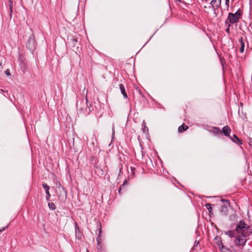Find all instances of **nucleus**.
Wrapping results in <instances>:
<instances>
[{"instance_id": "a211bd4d", "label": "nucleus", "mask_w": 252, "mask_h": 252, "mask_svg": "<svg viewBox=\"0 0 252 252\" xmlns=\"http://www.w3.org/2000/svg\"><path fill=\"white\" fill-rule=\"evenodd\" d=\"M77 42V40L76 38L73 37L71 39V44L73 46H75L76 43Z\"/></svg>"}, {"instance_id": "6e6552de", "label": "nucleus", "mask_w": 252, "mask_h": 252, "mask_svg": "<svg viewBox=\"0 0 252 252\" xmlns=\"http://www.w3.org/2000/svg\"><path fill=\"white\" fill-rule=\"evenodd\" d=\"M221 132H223L224 135L226 136H228L229 137V136H230V133L231 132V129L228 126H224L222 128V131Z\"/></svg>"}, {"instance_id": "412c9836", "label": "nucleus", "mask_w": 252, "mask_h": 252, "mask_svg": "<svg viewBox=\"0 0 252 252\" xmlns=\"http://www.w3.org/2000/svg\"><path fill=\"white\" fill-rule=\"evenodd\" d=\"M225 0V5L226 7L227 10H228L229 0Z\"/></svg>"}, {"instance_id": "b1692460", "label": "nucleus", "mask_w": 252, "mask_h": 252, "mask_svg": "<svg viewBox=\"0 0 252 252\" xmlns=\"http://www.w3.org/2000/svg\"><path fill=\"white\" fill-rule=\"evenodd\" d=\"M225 32H227V33L229 34L230 33V28H226Z\"/></svg>"}, {"instance_id": "bb28decb", "label": "nucleus", "mask_w": 252, "mask_h": 252, "mask_svg": "<svg viewBox=\"0 0 252 252\" xmlns=\"http://www.w3.org/2000/svg\"><path fill=\"white\" fill-rule=\"evenodd\" d=\"M10 11L11 12L12 11V6H11V4H12V1H10Z\"/></svg>"}, {"instance_id": "c85d7f7f", "label": "nucleus", "mask_w": 252, "mask_h": 252, "mask_svg": "<svg viewBox=\"0 0 252 252\" xmlns=\"http://www.w3.org/2000/svg\"><path fill=\"white\" fill-rule=\"evenodd\" d=\"M97 241L98 245H99V240H98V238H97Z\"/></svg>"}, {"instance_id": "f03ea898", "label": "nucleus", "mask_w": 252, "mask_h": 252, "mask_svg": "<svg viewBox=\"0 0 252 252\" xmlns=\"http://www.w3.org/2000/svg\"><path fill=\"white\" fill-rule=\"evenodd\" d=\"M76 107L78 110V114L88 115L93 111V107L91 103H89L87 97L86 96L85 100L83 99L80 102L76 103Z\"/></svg>"}, {"instance_id": "4468645a", "label": "nucleus", "mask_w": 252, "mask_h": 252, "mask_svg": "<svg viewBox=\"0 0 252 252\" xmlns=\"http://www.w3.org/2000/svg\"><path fill=\"white\" fill-rule=\"evenodd\" d=\"M220 250L221 252H232L230 250L224 248L222 245L221 246V247L220 248Z\"/></svg>"}, {"instance_id": "5701e85b", "label": "nucleus", "mask_w": 252, "mask_h": 252, "mask_svg": "<svg viewBox=\"0 0 252 252\" xmlns=\"http://www.w3.org/2000/svg\"><path fill=\"white\" fill-rule=\"evenodd\" d=\"M77 231L79 232V228L77 223H76V225H75V232H76V233H77Z\"/></svg>"}, {"instance_id": "0eeeda50", "label": "nucleus", "mask_w": 252, "mask_h": 252, "mask_svg": "<svg viewBox=\"0 0 252 252\" xmlns=\"http://www.w3.org/2000/svg\"><path fill=\"white\" fill-rule=\"evenodd\" d=\"M42 187L45 189V192L46 194V200L49 201L50 199V197L51 196V195H50L49 191V189H50V187L46 184L44 183L42 184Z\"/></svg>"}, {"instance_id": "4be33fe9", "label": "nucleus", "mask_w": 252, "mask_h": 252, "mask_svg": "<svg viewBox=\"0 0 252 252\" xmlns=\"http://www.w3.org/2000/svg\"><path fill=\"white\" fill-rule=\"evenodd\" d=\"M5 74L7 76H10V75H11L9 69H7V70L5 71Z\"/></svg>"}, {"instance_id": "393cba45", "label": "nucleus", "mask_w": 252, "mask_h": 252, "mask_svg": "<svg viewBox=\"0 0 252 252\" xmlns=\"http://www.w3.org/2000/svg\"><path fill=\"white\" fill-rule=\"evenodd\" d=\"M198 244H199V241H195V242H194V247L197 246L198 245Z\"/></svg>"}, {"instance_id": "9d476101", "label": "nucleus", "mask_w": 252, "mask_h": 252, "mask_svg": "<svg viewBox=\"0 0 252 252\" xmlns=\"http://www.w3.org/2000/svg\"><path fill=\"white\" fill-rule=\"evenodd\" d=\"M119 88L121 90V93L123 94L124 97L125 98H127V95L126 93L124 85L123 84H119Z\"/></svg>"}, {"instance_id": "423d86ee", "label": "nucleus", "mask_w": 252, "mask_h": 252, "mask_svg": "<svg viewBox=\"0 0 252 252\" xmlns=\"http://www.w3.org/2000/svg\"><path fill=\"white\" fill-rule=\"evenodd\" d=\"M221 4V0H212L210 2V7L212 8L214 10V13L215 16H217V13L216 12V8H217L220 7Z\"/></svg>"}, {"instance_id": "f3484780", "label": "nucleus", "mask_w": 252, "mask_h": 252, "mask_svg": "<svg viewBox=\"0 0 252 252\" xmlns=\"http://www.w3.org/2000/svg\"><path fill=\"white\" fill-rule=\"evenodd\" d=\"M48 206L49 208L52 210H54L56 209V206L54 203L50 202L48 203Z\"/></svg>"}, {"instance_id": "39448f33", "label": "nucleus", "mask_w": 252, "mask_h": 252, "mask_svg": "<svg viewBox=\"0 0 252 252\" xmlns=\"http://www.w3.org/2000/svg\"><path fill=\"white\" fill-rule=\"evenodd\" d=\"M221 201L223 202V205H221L220 208V213L222 215L226 216L228 215V207L230 206L229 201L221 199Z\"/></svg>"}, {"instance_id": "c756f323", "label": "nucleus", "mask_w": 252, "mask_h": 252, "mask_svg": "<svg viewBox=\"0 0 252 252\" xmlns=\"http://www.w3.org/2000/svg\"><path fill=\"white\" fill-rule=\"evenodd\" d=\"M215 129H217V130H219V129L218 128H217V127H215Z\"/></svg>"}, {"instance_id": "9b49d317", "label": "nucleus", "mask_w": 252, "mask_h": 252, "mask_svg": "<svg viewBox=\"0 0 252 252\" xmlns=\"http://www.w3.org/2000/svg\"><path fill=\"white\" fill-rule=\"evenodd\" d=\"M239 42L240 43V52L241 53H243L244 51V47H245V43L243 41V38L242 37H240L239 39Z\"/></svg>"}, {"instance_id": "7c9ffc66", "label": "nucleus", "mask_w": 252, "mask_h": 252, "mask_svg": "<svg viewBox=\"0 0 252 252\" xmlns=\"http://www.w3.org/2000/svg\"><path fill=\"white\" fill-rule=\"evenodd\" d=\"M1 65H2V63H0V66H1Z\"/></svg>"}, {"instance_id": "1a4fd4ad", "label": "nucleus", "mask_w": 252, "mask_h": 252, "mask_svg": "<svg viewBox=\"0 0 252 252\" xmlns=\"http://www.w3.org/2000/svg\"><path fill=\"white\" fill-rule=\"evenodd\" d=\"M229 138L235 143L238 145L242 144V141L236 135L233 134L232 135L229 136Z\"/></svg>"}, {"instance_id": "2eb2a0df", "label": "nucleus", "mask_w": 252, "mask_h": 252, "mask_svg": "<svg viewBox=\"0 0 252 252\" xmlns=\"http://www.w3.org/2000/svg\"><path fill=\"white\" fill-rule=\"evenodd\" d=\"M232 25H233L232 23H230L227 19L225 20L224 22L225 27L230 28Z\"/></svg>"}, {"instance_id": "a878e982", "label": "nucleus", "mask_w": 252, "mask_h": 252, "mask_svg": "<svg viewBox=\"0 0 252 252\" xmlns=\"http://www.w3.org/2000/svg\"><path fill=\"white\" fill-rule=\"evenodd\" d=\"M7 226L5 227H3L2 229H0V232H2V231H3L4 230H5V229L6 228H7Z\"/></svg>"}, {"instance_id": "aec40b11", "label": "nucleus", "mask_w": 252, "mask_h": 252, "mask_svg": "<svg viewBox=\"0 0 252 252\" xmlns=\"http://www.w3.org/2000/svg\"><path fill=\"white\" fill-rule=\"evenodd\" d=\"M126 181L124 182V184H123V185H122V186L119 188V189H118V193H119L120 195H121V194H122V193H121V191H122V186H123L124 185V184H125V183H126Z\"/></svg>"}, {"instance_id": "20e7f679", "label": "nucleus", "mask_w": 252, "mask_h": 252, "mask_svg": "<svg viewBox=\"0 0 252 252\" xmlns=\"http://www.w3.org/2000/svg\"><path fill=\"white\" fill-rule=\"evenodd\" d=\"M26 47L31 51H33L36 48V41L35 37L33 34H31L26 43Z\"/></svg>"}, {"instance_id": "f257e3e1", "label": "nucleus", "mask_w": 252, "mask_h": 252, "mask_svg": "<svg viewBox=\"0 0 252 252\" xmlns=\"http://www.w3.org/2000/svg\"><path fill=\"white\" fill-rule=\"evenodd\" d=\"M224 233L230 238H235L236 246L244 247L252 234V229L245 221L241 220L237 223L235 230L225 231Z\"/></svg>"}, {"instance_id": "6ab92c4d", "label": "nucleus", "mask_w": 252, "mask_h": 252, "mask_svg": "<svg viewBox=\"0 0 252 252\" xmlns=\"http://www.w3.org/2000/svg\"><path fill=\"white\" fill-rule=\"evenodd\" d=\"M205 206L207 208V209H208V210L209 211V212L210 213H211V211L212 210V208L211 207V204L210 203H207V204H206Z\"/></svg>"}, {"instance_id": "cd10ccee", "label": "nucleus", "mask_w": 252, "mask_h": 252, "mask_svg": "<svg viewBox=\"0 0 252 252\" xmlns=\"http://www.w3.org/2000/svg\"><path fill=\"white\" fill-rule=\"evenodd\" d=\"M0 92H1L2 93H4V91L3 90H2V89H0Z\"/></svg>"}, {"instance_id": "ddd939ff", "label": "nucleus", "mask_w": 252, "mask_h": 252, "mask_svg": "<svg viewBox=\"0 0 252 252\" xmlns=\"http://www.w3.org/2000/svg\"><path fill=\"white\" fill-rule=\"evenodd\" d=\"M20 65L21 66V68L22 69L23 71L24 72L26 70V67L24 61L22 60L20 61Z\"/></svg>"}, {"instance_id": "7ed1b4c3", "label": "nucleus", "mask_w": 252, "mask_h": 252, "mask_svg": "<svg viewBox=\"0 0 252 252\" xmlns=\"http://www.w3.org/2000/svg\"><path fill=\"white\" fill-rule=\"evenodd\" d=\"M242 14V10L239 9L235 13H229L226 19L228 20L230 23H232L233 24H237L238 23L240 19L241 18Z\"/></svg>"}, {"instance_id": "dca6fc26", "label": "nucleus", "mask_w": 252, "mask_h": 252, "mask_svg": "<svg viewBox=\"0 0 252 252\" xmlns=\"http://www.w3.org/2000/svg\"><path fill=\"white\" fill-rule=\"evenodd\" d=\"M142 129H143L144 132H145L146 131L148 130V128L147 127L146 125V123L144 121L143 122V123L142 124Z\"/></svg>"}, {"instance_id": "f8f14e48", "label": "nucleus", "mask_w": 252, "mask_h": 252, "mask_svg": "<svg viewBox=\"0 0 252 252\" xmlns=\"http://www.w3.org/2000/svg\"><path fill=\"white\" fill-rule=\"evenodd\" d=\"M189 128V126L185 124H183L180 126L178 128V131L181 133L183 132L184 131L186 130Z\"/></svg>"}]
</instances>
